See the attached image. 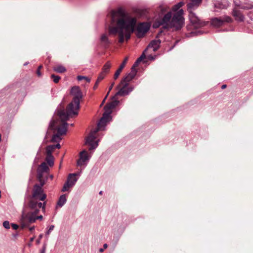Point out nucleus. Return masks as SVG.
Segmentation results:
<instances>
[{"label":"nucleus","mask_w":253,"mask_h":253,"mask_svg":"<svg viewBox=\"0 0 253 253\" xmlns=\"http://www.w3.org/2000/svg\"><path fill=\"white\" fill-rule=\"evenodd\" d=\"M33 240V238L31 239V241H32Z\"/></svg>","instance_id":"nucleus-54"},{"label":"nucleus","mask_w":253,"mask_h":253,"mask_svg":"<svg viewBox=\"0 0 253 253\" xmlns=\"http://www.w3.org/2000/svg\"><path fill=\"white\" fill-rule=\"evenodd\" d=\"M229 6V3L227 0L223 1L217 0L215 1L214 6L215 8L222 9H225Z\"/></svg>","instance_id":"nucleus-14"},{"label":"nucleus","mask_w":253,"mask_h":253,"mask_svg":"<svg viewBox=\"0 0 253 253\" xmlns=\"http://www.w3.org/2000/svg\"><path fill=\"white\" fill-rule=\"evenodd\" d=\"M42 215L38 216L37 214L36 215V220L37 219H40L42 220Z\"/></svg>","instance_id":"nucleus-38"},{"label":"nucleus","mask_w":253,"mask_h":253,"mask_svg":"<svg viewBox=\"0 0 253 253\" xmlns=\"http://www.w3.org/2000/svg\"><path fill=\"white\" fill-rule=\"evenodd\" d=\"M51 78L53 79V82L55 83H58L60 80L61 78L58 76H56L54 74H52L51 76Z\"/></svg>","instance_id":"nucleus-26"},{"label":"nucleus","mask_w":253,"mask_h":253,"mask_svg":"<svg viewBox=\"0 0 253 253\" xmlns=\"http://www.w3.org/2000/svg\"><path fill=\"white\" fill-rule=\"evenodd\" d=\"M128 85L126 83L121 84V82L117 87L119 90L116 93V95L124 96L128 94L132 90V88L128 87Z\"/></svg>","instance_id":"nucleus-9"},{"label":"nucleus","mask_w":253,"mask_h":253,"mask_svg":"<svg viewBox=\"0 0 253 253\" xmlns=\"http://www.w3.org/2000/svg\"><path fill=\"white\" fill-rule=\"evenodd\" d=\"M54 147H55V148L59 149L61 147V146L59 143H58L56 145H55Z\"/></svg>","instance_id":"nucleus-39"},{"label":"nucleus","mask_w":253,"mask_h":253,"mask_svg":"<svg viewBox=\"0 0 253 253\" xmlns=\"http://www.w3.org/2000/svg\"><path fill=\"white\" fill-rule=\"evenodd\" d=\"M53 150L52 149L51 147L48 146L46 148V152L47 156H52V153Z\"/></svg>","instance_id":"nucleus-27"},{"label":"nucleus","mask_w":253,"mask_h":253,"mask_svg":"<svg viewBox=\"0 0 253 253\" xmlns=\"http://www.w3.org/2000/svg\"><path fill=\"white\" fill-rule=\"evenodd\" d=\"M226 87V84H223L221 86V88L222 89H224Z\"/></svg>","instance_id":"nucleus-42"},{"label":"nucleus","mask_w":253,"mask_h":253,"mask_svg":"<svg viewBox=\"0 0 253 253\" xmlns=\"http://www.w3.org/2000/svg\"><path fill=\"white\" fill-rule=\"evenodd\" d=\"M71 94L74 97L72 102L67 107V110H61L58 114L60 120H53L49 125V127L57 132L53 135L52 142H59L61 140V136L66 134L69 124L66 122L73 115H77L80 108V100L83 98L82 92L78 86L73 87L71 90Z\"/></svg>","instance_id":"nucleus-1"},{"label":"nucleus","mask_w":253,"mask_h":253,"mask_svg":"<svg viewBox=\"0 0 253 253\" xmlns=\"http://www.w3.org/2000/svg\"><path fill=\"white\" fill-rule=\"evenodd\" d=\"M232 15L235 18L236 20L239 22L244 21L245 17L240 11L235 9L233 10Z\"/></svg>","instance_id":"nucleus-16"},{"label":"nucleus","mask_w":253,"mask_h":253,"mask_svg":"<svg viewBox=\"0 0 253 253\" xmlns=\"http://www.w3.org/2000/svg\"><path fill=\"white\" fill-rule=\"evenodd\" d=\"M11 226L12 227V228L14 230H16L18 229V225L16 224H14V223H12L11 224Z\"/></svg>","instance_id":"nucleus-35"},{"label":"nucleus","mask_w":253,"mask_h":253,"mask_svg":"<svg viewBox=\"0 0 253 253\" xmlns=\"http://www.w3.org/2000/svg\"><path fill=\"white\" fill-rule=\"evenodd\" d=\"M193 9L187 10L189 12V18L191 23L195 28H199L206 25L205 22L201 21L200 18L197 16L196 14L192 11Z\"/></svg>","instance_id":"nucleus-7"},{"label":"nucleus","mask_w":253,"mask_h":253,"mask_svg":"<svg viewBox=\"0 0 253 253\" xmlns=\"http://www.w3.org/2000/svg\"><path fill=\"white\" fill-rule=\"evenodd\" d=\"M115 83L114 82H113L110 85V86H109V92L111 90V89L113 88V86H114V85Z\"/></svg>","instance_id":"nucleus-36"},{"label":"nucleus","mask_w":253,"mask_h":253,"mask_svg":"<svg viewBox=\"0 0 253 253\" xmlns=\"http://www.w3.org/2000/svg\"><path fill=\"white\" fill-rule=\"evenodd\" d=\"M136 20L125 14L123 9H119L111 13V20L108 27L109 34L118 35L119 42L123 43L125 39L128 40L133 32Z\"/></svg>","instance_id":"nucleus-2"},{"label":"nucleus","mask_w":253,"mask_h":253,"mask_svg":"<svg viewBox=\"0 0 253 253\" xmlns=\"http://www.w3.org/2000/svg\"><path fill=\"white\" fill-rule=\"evenodd\" d=\"M46 161L50 167L54 165V158L53 156H47Z\"/></svg>","instance_id":"nucleus-24"},{"label":"nucleus","mask_w":253,"mask_h":253,"mask_svg":"<svg viewBox=\"0 0 253 253\" xmlns=\"http://www.w3.org/2000/svg\"><path fill=\"white\" fill-rule=\"evenodd\" d=\"M70 174H73L70 177L71 179L70 180V184H71V183L74 181V180H76V182L78 180V178L76 177L77 175L76 173H71Z\"/></svg>","instance_id":"nucleus-28"},{"label":"nucleus","mask_w":253,"mask_h":253,"mask_svg":"<svg viewBox=\"0 0 253 253\" xmlns=\"http://www.w3.org/2000/svg\"><path fill=\"white\" fill-rule=\"evenodd\" d=\"M139 63L140 62L137 60H136L132 66L131 69H133V70H135V68L138 66Z\"/></svg>","instance_id":"nucleus-33"},{"label":"nucleus","mask_w":253,"mask_h":253,"mask_svg":"<svg viewBox=\"0 0 253 253\" xmlns=\"http://www.w3.org/2000/svg\"><path fill=\"white\" fill-rule=\"evenodd\" d=\"M54 228V226L53 225H51L49 226L48 229L46 231L45 233V235L46 236H49V235L50 234V233L53 230Z\"/></svg>","instance_id":"nucleus-29"},{"label":"nucleus","mask_w":253,"mask_h":253,"mask_svg":"<svg viewBox=\"0 0 253 253\" xmlns=\"http://www.w3.org/2000/svg\"><path fill=\"white\" fill-rule=\"evenodd\" d=\"M103 251H104V249L100 248V249H99V252H101V253L103 252Z\"/></svg>","instance_id":"nucleus-46"},{"label":"nucleus","mask_w":253,"mask_h":253,"mask_svg":"<svg viewBox=\"0 0 253 253\" xmlns=\"http://www.w3.org/2000/svg\"><path fill=\"white\" fill-rule=\"evenodd\" d=\"M111 63L109 61L107 62L103 66L102 72H104V74H107L109 72V69L111 67Z\"/></svg>","instance_id":"nucleus-22"},{"label":"nucleus","mask_w":253,"mask_h":253,"mask_svg":"<svg viewBox=\"0 0 253 253\" xmlns=\"http://www.w3.org/2000/svg\"><path fill=\"white\" fill-rule=\"evenodd\" d=\"M150 24L147 22H143L138 24L137 28V36L138 38L143 37L149 31Z\"/></svg>","instance_id":"nucleus-10"},{"label":"nucleus","mask_w":253,"mask_h":253,"mask_svg":"<svg viewBox=\"0 0 253 253\" xmlns=\"http://www.w3.org/2000/svg\"><path fill=\"white\" fill-rule=\"evenodd\" d=\"M43 184L41 185L36 184L34 185L32 197L28 204L29 208H35L36 207L42 208L43 211L45 210L46 202H44L42 204L40 201H44L46 198V195L44 193L42 188Z\"/></svg>","instance_id":"nucleus-5"},{"label":"nucleus","mask_w":253,"mask_h":253,"mask_svg":"<svg viewBox=\"0 0 253 253\" xmlns=\"http://www.w3.org/2000/svg\"><path fill=\"white\" fill-rule=\"evenodd\" d=\"M42 68V66L41 65L39 66L37 71V74L39 77H40L41 76V73L40 72L41 69Z\"/></svg>","instance_id":"nucleus-34"},{"label":"nucleus","mask_w":253,"mask_h":253,"mask_svg":"<svg viewBox=\"0 0 253 253\" xmlns=\"http://www.w3.org/2000/svg\"><path fill=\"white\" fill-rule=\"evenodd\" d=\"M77 79L78 81H82V80H85L88 83L90 82V79L85 76H78L77 77Z\"/></svg>","instance_id":"nucleus-25"},{"label":"nucleus","mask_w":253,"mask_h":253,"mask_svg":"<svg viewBox=\"0 0 253 253\" xmlns=\"http://www.w3.org/2000/svg\"><path fill=\"white\" fill-rule=\"evenodd\" d=\"M45 248H43V249L42 250V251H41V253H45Z\"/></svg>","instance_id":"nucleus-45"},{"label":"nucleus","mask_w":253,"mask_h":253,"mask_svg":"<svg viewBox=\"0 0 253 253\" xmlns=\"http://www.w3.org/2000/svg\"><path fill=\"white\" fill-rule=\"evenodd\" d=\"M55 145H49V147H51V148L53 150L55 149V147H54Z\"/></svg>","instance_id":"nucleus-41"},{"label":"nucleus","mask_w":253,"mask_h":253,"mask_svg":"<svg viewBox=\"0 0 253 253\" xmlns=\"http://www.w3.org/2000/svg\"><path fill=\"white\" fill-rule=\"evenodd\" d=\"M99 82H97V81H96L94 86H93V89H96V88L97 87V86H98V84Z\"/></svg>","instance_id":"nucleus-37"},{"label":"nucleus","mask_w":253,"mask_h":253,"mask_svg":"<svg viewBox=\"0 0 253 253\" xmlns=\"http://www.w3.org/2000/svg\"><path fill=\"white\" fill-rule=\"evenodd\" d=\"M136 72L137 71L136 70H133V69H131L130 73L128 74L125 78L122 79L121 81V84L126 83V84H128L129 82L135 76Z\"/></svg>","instance_id":"nucleus-13"},{"label":"nucleus","mask_w":253,"mask_h":253,"mask_svg":"<svg viewBox=\"0 0 253 253\" xmlns=\"http://www.w3.org/2000/svg\"><path fill=\"white\" fill-rule=\"evenodd\" d=\"M35 229V226H32V227H31L29 228V230L30 231H32L33 230H34Z\"/></svg>","instance_id":"nucleus-40"},{"label":"nucleus","mask_w":253,"mask_h":253,"mask_svg":"<svg viewBox=\"0 0 253 253\" xmlns=\"http://www.w3.org/2000/svg\"><path fill=\"white\" fill-rule=\"evenodd\" d=\"M161 41L160 40H154L151 42L147 48H152L153 51H156L159 48Z\"/></svg>","instance_id":"nucleus-17"},{"label":"nucleus","mask_w":253,"mask_h":253,"mask_svg":"<svg viewBox=\"0 0 253 253\" xmlns=\"http://www.w3.org/2000/svg\"><path fill=\"white\" fill-rule=\"evenodd\" d=\"M42 236H43V235H42V234H40V235H39V238H40V239L42 238Z\"/></svg>","instance_id":"nucleus-47"},{"label":"nucleus","mask_w":253,"mask_h":253,"mask_svg":"<svg viewBox=\"0 0 253 253\" xmlns=\"http://www.w3.org/2000/svg\"><path fill=\"white\" fill-rule=\"evenodd\" d=\"M3 226L6 229H9L10 228V223H9V222L8 221H4L3 222Z\"/></svg>","instance_id":"nucleus-31"},{"label":"nucleus","mask_w":253,"mask_h":253,"mask_svg":"<svg viewBox=\"0 0 253 253\" xmlns=\"http://www.w3.org/2000/svg\"><path fill=\"white\" fill-rule=\"evenodd\" d=\"M49 170V168L45 162L42 163L37 169L38 177L41 179L42 177L43 172H47Z\"/></svg>","instance_id":"nucleus-11"},{"label":"nucleus","mask_w":253,"mask_h":253,"mask_svg":"<svg viewBox=\"0 0 253 253\" xmlns=\"http://www.w3.org/2000/svg\"><path fill=\"white\" fill-rule=\"evenodd\" d=\"M236 5L237 6H240V5L238 4H237V3H236Z\"/></svg>","instance_id":"nucleus-50"},{"label":"nucleus","mask_w":253,"mask_h":253,"mask_svg":"<svg viewBox=\"0 0 253 253\" xmlns=\"http://www.w3.org/2000/svg\"><path fill=\"white\" fill-rule=\"evenodd\" d=\"M184 4V2L180 1L172 6V11H169L166 13V9L160 7L161 13L163 16L159 19V24L157 26L163 25L165 28H172L175 30H180L184 25V18L183 16V9H179Z\"/></svg>","instance_id":"nucleus-3"},{"label":"nucleus","mask_w":253,"mask_h":253,"mask_svg":"<svg viewBox=\"0 0 253 253\" xmlns=\"http://www.w3.org/2000/svg\"><path fill=\"white\" fill-rule=\"evenodd\" d=\"M102 194V191H100L99 194L101 195Z\"/></svg>","instance_id":"nucleus-49"},{"label":"nucleus","mask_w":253,"mask_h":253,"mask_svg":"<svg viewBox=\"0 0 253 253\" xmlns=\"http://www.w3.org/2000/svg\"><path fill=\"white\" fill-rule=\"evenodd\" d=\"M71 126H74V124H72L70 125Z\"/></svg>","instance_id":"nucleus-53"},{"label":"nucleus","mask_w":253,"mask_h":253,"mask_svg":"<svg viewBox=\"0 0 253 253\" xmlns=\"http://www.w3.org/2000/svg\"><path fill=\"white\" fill-rule=\"evenodd\" d=\"M241 8H243V9H245V8H245V7H244V6H241Z\"/></svg>","instance_id":"nucleus-48"},{"label":"nucleus","mask_w":253,"mask_h":253,"mask_svg":"<svg viewBox=\"0 0 253 253\" xmlns=\"http://www.w3.org/2000/svg\"><path fill=\"white\" fill-rule=\"evenodd\" d=\"M105 74L104 73V72H101L100 74L99 75L98 78L97 79V82H100L102 80L104 79L105 76Z\"/></svg>","instance_id":"nucleus-30"},{"label":"nucleus","mask_w":253,"mask_h":253,"mask_svg":"<svg viewBox=\"0 0 253 253\" xmlns=\"http://www.w3.org/2000/svg\"><path fill=\"white\" fill-rule=\"evenodd\" d=\"M1 141V134H0V142Z\"/></svg>","instance_id":"nucleus-52"},{"label":"nucleus","mask_w":253,"mask_h":253,"mask_svg":"<svg viewBox=\"0 0 253 253\" xmlns=\"http://www.w3.org/2000/svg\"><path fill=\"white\" fill-rule=\"evenodd\" d=\"M128 57H126L124 60L123 61V62H122V63L120 65L119 68L118 69V70L116 71L115 74H114V78L115 80H116L119 76L120 75L121 72H122V70L124 69V68L125 67L126 62H127V60H128Z\"/></svg>","instance_id":"nucleus-18"},{"label":"nucleus","mask_w":253,"mask_h":253,"mask_svg":"<svg viewBox=\"0 0 253 253\" xmlns=\"http://www.w3.org/2000/svg\"><path fill=\"white\" fill-rule=\"evenodd\" d=\"M67 198L65 194L62 195L57 202V207H62L66 202Z\"/></svg>","instance_id":"nucleus-20"},{"label":"nucleus","mask_w":253,"mask_h":253,"mask_svg":"<svg viewBox=\"0 0 253 253\" xmlns=\"http://www.w3.org/2000/svg\"><path fill=\"white\" fill-rule=\"evenodd\" d=\"M232 22V18L228 16L223 17H215L211 19V25L215 27H219L224 24L225 23H231Z\"/></svg>","instance_id":"nucleus-8"},{"label":"nucleus","mask_w":253,"mask_h":253,"mask_svg":"<svg viewBox=\"0 0 253 253\" xmlns=\"http://www.w3.org/2000/svg\"><path fill=\"white\" fill-rule=\"evenodd\" d=\"M100 41L105 46L108 45L110 43L106 34L102 35L100 38Z\"/></svg>","instance_id":"nucleus-21"},{"label":"nucleus","mask_w":253,"mask_h":253,"mask_svg":"<svg viewBox=\"0 0 253 253\" xmlns=\"http://www.w3.org/2000/svg\"><path fill=\"white\" fill-rule=\"evenodd\" d=\"M89 159L87 152L85 150L83 151L80 153V159L77 162L78 165L81 166L84 165V163Z\"/></svg>","instance_id":"nucleus-12"},{"label":"nucleus","mask_w":253,"mask_h":253,"mask_svg":"<svg viewBox=\"0 0 253 253\" xmlns=\"http://www.w3.org/2000/svg\"><path fill=\"white\" fill-rule=\"evenodd\" d=\"M119 102V101H113L104 107L105 112L97 124V127L91 131L86 139L85 144L90 146L89 150L95 149L97 147L99 140L95 141L96 138V133L99 130H104L107 122H110L111 120L110 115L112 113V109L115 108Z\"/></svg>","instance_id":"nucleus-4"},{"label":"nucleus","mask_w":253,"mask_h":253,"mask_svg":"<svg viewBox=\"0 0 253 253\" xmlns=\"http://www.w3.org/2000/svg\"><path fill=\"white\" fill-rule=\"evenodd\" d=\"M107 248V245L106 244H104L103 245V248L104 249H106Z\"/></svg>","instance_id":"nucleus-44"},{"label":"nucleus","mask_w":253,"mask_h":253,"mask_svg":"<svg viewBox=\"0 0 253 253\" xmlns=\"http://www.w3.org/2000/svg\"><path fill=\"white\" fill-rule=\"evenodd\" d=\"M108 94H109V92L107 93V95H106V96L105 97L104 99H103V102H102V103L105 101V100L106 99V98H107V95H108Z\"/></svg>","instance_id":"nucleus-43"},{"label":"nucleus","mask_w":253,"mask_h":253,"mask_svg":"<svg viewBox=\"0 0 253 253\" xmlns=\"http://www.w3.org/2000/svg\"><path fill=\"white\" fill-rule=\"evenodd\" d=\"M53 70L54 71L59 73H64L66 70V68L62 65H57L55 66L53 68Z\"/></svg>","instance_id":"nucleus-23"},{"label":"nucleus","mask_w":253,"mask_h":253,"mask_svg":"<svg viewBox=\"0 0 253 253\" xmlns=\"http://www.w3.org/2000/svg\"><path fill=\"white\" fill-rule=\"evenodd\" d=\"M72 174H69L68 175V178H67V181L66 182V183L64 184V186L62 188V191L63 192H66V191H67L69 188L71 187H72L73 186L75 183H76V180H74V181L71 184H70V179H71V176H72Z\"/></svg>","instance_id":"nucleus-19"},{"label":"nucleus","mask_w":253,"mask_h":253,"mask_svg":"<svg viewBox=\"0 0 253 253\" xmlns=\"http://www.w3.org/2000/svg\"><path fill=\"white\" fill-rule=\"evenodd\" d=\"M27 64H28V63H25V64H24V65H25H25H27Z\"/></svg>","instance_id":"nucleus-51"},{"label":"nucleus","mask_w":253,"mask_h":253,"mask_svg":"<svg viewBox=\"0 0 253 253\" xmlns=\"http://www.w3.org/2000/svg\"><path fill=\"white\" fill-rule=\"evenodd\" d=\"M145 57L146 56L144 53L143 52L142 54L137 60L140 63L143 59L145 58Z\"/></svg>","instance_id":"nucleus-32"},{"label":"nucleus","mask_w":253,"mask_h":253,"mask_svg":"<svg viewBox=\"0 0 253 253\" xmlns=\"http://www.w3.org/2000/svg\"><path fill=\"white\" fill-rule=\"evenodd\" d=\"M190 2L187 3V10L195 9L201 3L203 0H190Z\"/></svg>","instance_id":"nucleus-15"},{"label":"nucleus","mask_w":253,"mask_h":253,"mask_svg":"<svg viewBox=\"0 0 253 253\" xmlns=\"http://www.w3.org/2000/svg\"><path fill=\"white\" fill-rule=\"evenodd\" d=\"M41 208H30V211L27 213H23L22 220L25 223H32L36 220V215L39 213Z\"/></svg>","instance_id":"nucleus-6"}]
</instances>
